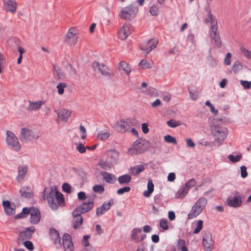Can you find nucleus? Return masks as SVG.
<instances>
[{"mask_svg":"<svg viewBox=\"0 0 251 251\" xmlns=\"http://www.w3.org/2000/svg\"><path fill=\"white\" fill-rule=\"evenodd\" d=\"M224 119L219 118L214 119L211 126V131L215 141L222 143L226 138L228 133L227 129L219 125L224 122Z\"/></svg>","mask_w":251,"mask_h":251,"instance_id":"f257e3e1","label":"nucleus"},{"mask_svg":"<svg viewBox=\"0 0 251 251\" xmlns=\"http://www.w3.org/2000/svg\"><path fill=\"white\" fill-rule=\"evenodd\" d=\"M48 203L52 210H56L58 206L63 205L64 198L63 194L56 188L51 187L47 197Z\"/></svg>","mask_w":251,"mask_h":251,"instance_id":"f03ea898","label":"nucleus"},{"mask_svg":"<svg viewBox=\"0 0 251 251\" xmlns=\"http://www.w3.org/2000/svg\"><path fill=\"white\" fill-rule=\"evenodd\" d=\"M28 214H30V222L33 224H37L41 219L40 212L39 209L35 207L30 208L24 207L22 212L15 216V219L26 218Z\"/></svg>","mask_w":251,"mask_h":251,"instance_id":"7ed1b4c3","label":"nucleus"},{"mask_svg":"<svg viewBox=\"0 0 251 251\" xmlns=\"http://www.w3.org/2000/svg\"><path fill=\"white\" fill-rule=\"evenodd\" d=\"M148 141L139 138L132 144V147L128 149L127 152L131 155H138L145 152L149 148Z\"/></svg>","mask_w":251,"mask_h":251,"instance_id":"20e7f679","label":"nucleus"},{"mask_svg":"<svg viewBox=\"0 0 251 251\" xmlns=\"http://www.w3.org/2000/svg\"><path fill=\"white\" fill-rule=\"evenodd\" d=\"M207 203V200L201 197L197 201L192 207L188 215V219H192L199 215L204 209Z\"/></svg>","mask_w":251,"mask_h":251,"instance_id":"39448f33","label":"nucleus"},{"mask_svg":"<svg viewBox=\"0 0 251 251\" xmlns=\"http://www.w3.org/2000/svg\"><path fill=\"white\" fill-rule=\"evenodd\" d=\"M138 12V8L134 5H129L126 7H123L119 13V16L121 18L130 20L134 18Z\"/></svg>","mask_w":251,"mask_h":251,"instance_id":"423d86ee","label":"nucleus"},{"mask_svg":"<svg viewBox=\"0 0 251 251\" xmlns=\"http://www.w3.org/2000/svg\"><path fill=\"white\" fill-rule=\"evenodd\" d=\"M6 143L7 146L16 151L21 150V145L17 137L11 131H7Z\"/></svg>","mask_w":251,"mask_h":251,"instance_id":"0eeeda50","label":"nucleus"},{"mask_svg":"<svg viewBox=\"0 0 251 251\" xmlns=\"http://www.w3.org/2000/svg\"><path fill=\"white\" fill-rule=\"evenodd\" d=\"M135 125V120L126 119L120 120L117 123L116 130L120 133L129 131L130 129Z\"/></svg>","mask_w":251,"mask_h":251,"instance_id":"6e6552de","label":"nucleus"},{"mask_svg":"<svg viewBox=\"0 0 251 251\" xmlns=\"http://www.w3.org/2000/svg\"><path fill=\"white\" fill-rule=\"evenodd\" d=\"M94 195H90L88 197L87 201L84 202L82 204L77 206L75 209V212H79L83 214L91 211L94 205Z\"/></svg>","mask_w":251,"mask_h":251,"instance_id":"1a4fd4ad","label":"nucleus"},{"mask_svg":"<svg viewBox=\"0 0 251 251\" xmlns=\"http://www.w3.org/2000/svg\"><path fill=\"white\" fill-rule=\"evenodd\" d=\"M34 232L35 227L33 226L27 227L25 230L19 233L17 239V243L19 245H22L23 241L30 239Z\"/></svg>","mask_w":251,"mask_h":251,"instance_id":"9d476101","label":"nucleus"},{"mask_svg":"<svg viewBox=\"0 0 251 251\" xmlns=\"http://www.w3.org/2000/svg\"><path fill=\"white\" fill-rule=\"evenodd\" d=\"M76 29L75 27H72L64 37V41L70 45H75L78 39Z\"/></svg>","mask_w":251,"mask_h":251,"instance_id":"9b49d317","label":"nucleus"},{"mask_svg":"<svg viewBox=\"0 0 251 251\" xmlns=\"http://www.w3.org/2000/svg\"><path fill=\"white\" fill-rule=\"evenodd\" d=\"M39 135H36L31 130L22 128L21 130V141L23 142H26L28 141L33 142L37 139Z\"/></svg>","mask_w":251,"mask_h":251,"instance_id":"f8f14e48","label":"nucleus"},{"mask_svg":"<svg viewBox=\"0 0 251 251\" xmlns=\"http://www.w3.org/2000/svg\"><path fill=\"white\" fill-rule=\"evenodd\" d=\"M202 243L206 251H211L213 249L214 241L212 236L209 231L205 232L202 237Z\"/></svg>","mask_w":251,"mask_h":251,"instance_id":"ddd939ff","label":"nucleus"},{"mask_svg":"<svg viewBox=\"0 0 251 251\" xmlns=\"http://www.w3.org/2000/svg\"><path fill=\"white\" fill-rule=\"evenodd\" d=\"M92 67L94 71L98 69L102 75L107 77L110 76V70L105 65L95 61L92 63Z\"/></svg>","mask_w":251,"mask_h":251,"instance_id":"4468645a","label":"nucleus"},{"mask_svg":"<svg viewBox=\"0 0 251 251\" xmlns=\"http://www.w3.org/2000/svg\"><path fill=\"white\" fill-rule=\"evenodd\" d=\"M62 245L65 251H74V246L72 241L71 236L69 234H63Z\"/></svg>","mask_w":251,"mask_h":251,"instance_id":"2eb2a0df","label":"nucleus"},{"mask_svg":"<svg viewBox=\"0 0 251 251\" xmlns=\"http://www.w3.org/2000/svg\"><path fill=\"white\" fill-rule=\"evenodd\" d=\"M158 43V41L156 38L150 39L141 46V50L145 51L147 54L156 48Z\"/></svg>","mask_w":251,"mask_h":251,"instance_id":"dca6fc26","label":"nucleus"},{"mask_svg":"<svg viewBox=\"0 0 251 251\" xmlns=\"http://www.w3.org/2000/svg\"><path fill=\"white\" fill-rule=\"evenodd\" d=\"M5 213L9 215H13L15 213L16 205L14 203H11L8 201H4L2 202Z\"/></svg>","mask_w":251,"mask_h":251,"instance_id":"f3484780","label":"nucleus"},{"mask_svg":"<svg viewBox=\"0 0 251 251\" xmlns=\"http://www.w3.org/2000/svg\"><path fill=\"white\" fill-rule=\"evenodd\" d=\"M28 167L26 165H20L18 168V174L16 177L17 181L21 183L24 179L26 174L27 173Z\"/></svg>","mask_w":251,"mask_h":251,"instance_id":"a211bd4d","label":"nucleus"},{"mask_svg":"<svg viewBox=\"0 0 251 251\" xmlns=\"http://www.w3.org/2000/svg\"><path fill=\"white\" fill-rule=\"evenodd\" d=\"M113 204V200L109 201L108 202H104L101 206L97 208L96 215L100 216L103 214L106 211L110 209L111 206Z\"/></svg>","mask_w":251,"mask_h":251,"instance_id":"6ab92c4d","label":"nucleus"},{"mask_svg":"<svg viewBox=\"0 0 251 251\" xmlns=\"http://www.w3.org/2000/svg\"><path fill=\"white\" fill-rule=\"evenodd\" d=\"M119 38L121 40L126 39L131 33L130 31V26L128 25L124 24L123 26L120 28L118 32Z\"/></svg>","mask_w":251,"mask_h":251,"instance_id":"aec40b11","label":"nucleus"},{"mask_svg":"<svg viewBox=\"0 0 251 251\" xmlns=\"http://www.w3.org/2000/svg\"><path fill=\"white\" fill-rule=\"evenodd\" d=\"M211 27V31H210V37L211 39L214 41V43L215 45L218 47L220 48L221 46V42L220 40V37L219 34L217 32L218 25L215 26V28L214 29V27Z\"/></svg>","mask_w":251,"mask_h":251,"instance_id":"412c9836","label":"nucleus"},{"mask_svg":"<svg viewBox=\"0 0 251 251\" xmlns=\"http://www.w3.org/2000/svg\"><path fill=\"white\" fill-rule=\"evenodd\" d=\"M74 210L72 212V215L74 217V224L73 227L74 229H76L78 228L82 224L83 219L81 215V213L79 212L75 213Z\"/></svg>","mask_w":251,"mask_h":251,"instance_id":"4be33fe9","label":"nucleus"},{"mask_svg":"<svg viewBox=\"0 0 251 251\" xmlns=\"http://www.w3.org/2000/svg\"><path fill=\"white\" fill-rule=\"evenodd\" d=\"M50 235L54 244L57 245L58 247H61V239L57 230L53 228H50Z\"/></svg>","mask_w":251,"mask_h":251,"instance_id":"5701e85b","label":"nucleus"},{"mask_svg":"<svg viewBox=\"0 0 251 251\" xmlns=\"http://www.w3.org/2000/svg\"><path fill=\"white\" fill-rule=\"evenodd\" d=\"M19 193L22 198L30 199L33 196V192L29 187L24 186L21 188Z\"/></svg>","mask_w":251,"mask_h":251,"instance_id":"b1692460","label":"nucleus"},{"mask_svg":"<svg viewBox=\"0 0 251 251\" xmlns=\"http://www.w3.org/2000/svg\"><path fill=\"white\" fill-rule=\"evenodd\" d=\"M6 11L11 13L14 12L17 8L15 0H3Z\"/></svg>","mask_w":251,"mask_h":251,"instance_id":"393cba45","label":"nucleus"},{"mask_svg":"<svg viewBox=\"0 0 251 251\" xmlns=\"http://www.w3.org/2000/svg\"><path fill=\"white\" fill-rule=\"evenodd\" d=\"M228 205L232 207H237L242 204V200L240 197H234L233 198H229L227 199Z\"/></svg>","mask_w":251,"mask_h":251,"instance_id":"a878e982","label":"nucleus"},{"mask_svg":"<svg viewBox=\"0 0 251 251\" xmlns=\"http://www.w3.org/2000/svg\"><path fill=\"white\" fill-rule=\"evenodd\" d=\"M101 175L102 176L103 179L107 183L113 184L116 180V176L112 174H110L105 171H102L101 172Z\"/></svg>","mask_w":251,"mask_h":251,"instance_id":"bb28decb","label":"nucleus"},{"mask_svg":"<svg viewBox=\"0 0 251 251\" xmlns=\"http://www.w3.org/2000/svg\"><path fill=\"white\" fill-rule=\"evenodd\" d=\"M57 113V118L61 119L62 121L66 122L71 115V112L68 110L62 109L59 111H56Z\"/></svg>","mask_w":251,"mask_h":251,"instance_id":"cd10ccee","label":"nucleus"},{"mask_svg":"<svg viewBox=\"0 0 251 251\" xmlns=\"http://www.w3.org/2000/svg\"><path fill=\"white\" fill-rule=\"evenodd\" d=\"M205 11L207 13V18L210 20L211 27L213 26L215 29V26L218 25L216 17L213 16L211 9L208 6L205 8Z\"/></svg>","mask_w":251,"mask_h":251,"instance_id":"c85d7f7f","label":"nucleus"},{"mask_svg":"<svg viewBox=\"0 0 251 251\" xmlns=\"http://www.w3.org/2000/svg\"><path fill=\"white\" fill-rule=\"evenodd\" d=\"M29 102L30 104L27 108L28 111L39 110L41 108L42 105L44 104V102L41 100L36 102L29 101Z\"/></svg>","mask_w":251,"mask_h":251,"instance_id":"c756f323","label":"nucleus"},{"mask_svg":"<svg viewBox=\"0 0 251 251\" xmlns=\"http://www.w3.org/2000/svg\"><path fill=\"white\" fill-rule=\"evenodd\" d=\"M131 177L129 175L125 174L118 177V181L121 185L128 184L131 180Z\"/></svg>","mask_w":251,"mask_h":251,"instance_id":"7c9ffc66","label":"nucleus"},{"mask_svg":"<svg viewBox=\"0 0 251 251\" xmlns=\"http://www.w3.org/2000/svg\"><path fill=\"white\" fill-rule=\"evenodd\" d=\"M145 167L144 165H138L130 168L129 173L133 176H137L144 171Z\"/></svg>","mask_w":251,"mask_h":251,"instance_id":"2f4dec72","label":"nucleus"},{"mask_svg":"<svg viewBox=\"0 0 251 251\" xmlns=\"http://www.w3.org/2000/svg\"><path fill=\"white\" fill-rule=\"evenodd\" d=\"M188 188L183 186L177 191L176 194L175 198L176 199H182L188 194Z\"/></svg>","mask_w":251,"mask_h":251,"instance_id":"473e14b6","label":"nucleus"},{"mask_svg":"<svg viewBox=\"0 0 251 251\" xmlns=\"http://www.w3.org/2000/svg\"><path fill=\"white\" fill-rule=\"evenodd\" d=\"M148 190L144 192V196L146 197H149L154 190V184L151 179H149L148 182Z\"/></svg>","mask_w":251,"mask_h":251,"instance_id":"72a5a7b5","label":"nucleus"},{"mask_svg":"<svg viewBox=\"0 0 251 251\" xmlns=\"http://www.w3.org/2000/svg\"><path fill=\"white\" fill-rule=\"evenodd\" d=\"M53 74L58 79H62L65 77V74L62 71L61 69L57 65H53Z\"/></svg>","mask_w":251,"mask_h":251,"instance_id":"f704fd0d","label":"nucleus"},{"mask_svg":"<svg viewBox=\"0 0 251 251\" xmlns=\"http://www.w3.org/2000/svg\"><path fill=\"white\" fill-rule=\"evenodd\" d=\"M110 136V133L108 131L101 130L98 133L97 137L101 140H105Z\"/></svg>","mask_w":251,"mask_h":251,"instance_id":"c9c22d12","label":"nucleus"},{"mask_svg":"<svg viewBox=\"0 0 251 251\" xmlns=\"http://www.w3.org/2000/svg\"><path fill=\"white\" fill-rule=\"evenodd\" d=\"M119 68L125 72L127 74H129L130 73V69L128 67V64L125 61H122L119 64Z\"/></svg>","mask_w":251,"mask_h":251,"instance_id":"e433bc0d","label":"nucleus"},{"mask_svg":"<svg viewBox=\"0 0 251 251\" xmlns=\"http://www.w3.org/2000/svg\"><path fill=\"white\" fill-rule=\"evenodd\" d=\"M98 165L104 170H107L111 167V164L110 162L103 160H100Z\"/></svg>","mask_w":251,"mask_h":251,"instance_id":"4c0bfd02","label":"nucleus"},{"mask_svg":"<svg viewBox=\"0 0 251 251\" xmlns=\"http://www.w3.org/2000/svg\"><path fill=\"white\" fill-rule=\"evenodd\" d=\"M242 69V65L239 61H236L232 66V70L235 74H237Z\"/></svg>","mask_w":251,"mask_h":251,"instance_id":"58836bf2","label":"nucleus"},{"mask_svg":"<svg viewBox=\"0 0 251 251\" xmlns=\"http://www.w3.org/2000/svg\"><path fill=\"white\" fill-rule=\"evenodd\" d=\"M196 184H197L196 180L194 178H191L186 182L184 186L186 188H188V190H189V189L195 186Z\"/></svg>","mask_w":251,"mask_h":251,"instance_id":"ea45409f","label":"nucleus"},{"mask_svg":"<svg viewBox=\"0 0 251 251\" xmlns=\"http://www.w3.org/2000/svg\"><path fill=\"white\" fill-rule=\"evenodd\" d=\"M165 142L169 143H173L175 145L177 144V141L176 138L171 135H167L164 137Z\"/></svg>","mask_w":251,"mask_h":251,"instance_id":"a19ab883","label":"nucleus"},{"mask_svg":"<svg viewBox=\"0 0 251 251\" xmlns=\"http://www.w3.org/2000/svg\"><path fill=\"white\" fill-rule=\"evenodd\" d=\"M104 187L101 185H95L93 187V190L99 194H102L104 191Z\"/></svg>","mask_w":251,"mask_h":251,"instance_id":"79ce46f5","label":"nucleus"},{"mask_svg":"<svg viewBox=\"0 0 251 251\" xmlns=\"http://www.w3.org/2000/svg\"><path fill=\"white\" fill-rule=\"evenodd\" d=\"M150 12L152 16H157L159 13V7L155 4L152 5L150 7Z\"/></svg>","mask_w":251,"mask_h":251,"instance_id":"37998d69","label":"nucleus"},{"mask_svg":"<svg viewBox=\"0 0 251 251\" xmlns=\"http://www.w3.org/2000/svg\"><path fill=\"white\" fill-rule=\"evenodd\" d=\"M168 126L171 127L175 128L180 125L179 121H176L174 119H171L167 122Z\"/></svg>","mask_w":251,"mask_h":251,"instance_id":"c03bdc74","label":"nucleus"},{"mask_svg":"<svg viewBox=\"0 0 251 251\" xmlns=\"http://www.w3.org/2000/svg\"><path fill=\"white\" fill-rule=\"evenodd\" d=\"M228 158L231 162L235 163L241 160L242 158V155L240 154L234 156L233 155L230 154L228 156Z\"/></svg>","mask_w":251,"mask_h":251,"instance_id":"a18cd8bd","label":"nucleus"},{"mask_svg":"<svg viewBox=\"0 0 251 251\" xmlns=\"http://www.w3.org/2000/svg\"><path fill=\"white\" fill-rule=\"evenodd\" d=\"M240 50L242 53L246 56L247 58L251 59V51L249 50L246 48L242 47L240 48Z\"/></svg>","mask_w":251,"mask_h":251,"instance_id":"49530a36","label":"nucleus"},{"mask_svg":"<svg viewBox=\"0 0 251 251\" xmlns=\"http://www.w3.org/2000/svg\"><path fill=\"white\" fill-rule=\"evenodd\" d=\"M203 227V221L201 220H200L198 221V224L197 227L194 229L193 233L195 234L199 233L201 230L202 229Z\"/></svg>","mask_w":251,"mask_h":251,"instance_id":"de8ad7c7","label":"nucleus"},{"mask_svg":"<svg viewBox=\"0 0 251 251\" xmlns=\"http://www.w3.org/2000/svg\"><path fill=\"white\" fill-rule=\"evenodd\" d=\"M22 244L28 249L29 251H33L34 250V246L32 243L28 240L23 241Z\"/></svg>","mask_w":251,"mask_h":251,"instance_id":"09e8293b","label":"nucleus"},{"mask_svg":"<svg viewBox=\"0 0 251 251\" xmlns=\"http://www.w3.org/2000/svg\"><path fill=\"white\" fill-rule=\"evenodd\" d=\"M146 94L151 96H153L157 94V91L155 89L151 87H149L146 91H144Z\"/></svg>","mask_w":251,"mask_h":251,"instance_id":"8fccbe9b","label":"nucleus"},{"mask_svg":"<svg viewBox=\"0 0 251 251\" xmlns=\"http://www.w3.org/2000/svg\"><path fill=\"white\" fill-rule=\"evenodd\" d=\"M67 86L66 83H60L57 85L56 88L58 89V93L59 95H62L64 92V88Z\"/></svg>","mask_w":251,"mask_h":251,"instance_id":"3c124183","label":"nucleus"},{"mask_svg":"<svg viewBox=\"0 0 251 251\" xmlns=\"http://www.w3.org/2000/svg\"><path fill=\"white\" fill-rule=\"evenodd\" d=\"M130 187L129 186H126L119 189L117 191V194L118 195H123L125 193L129 192L130 191Z\"/></svg>","mask_w":251,"mask_h":251,"instance_id":"603ef678","label":"nucleus"},{"mask_svg":"<svg viewBox=\"0 0 251 251\" xmlns=\"http://www.w3.org/2000/svg\"><path fill=\"white\" fill-rule=\"evenodd\" d=\"M167 220L165 219L160 220L159 225L164 230H167L169 227L167 225Z\"/></svg>","mask_w":251,"mask_h":251,"instance_id":"864d4df0","label":"nucleus"},{"mask_svg":"<svg viewBox=\"0 0 251 251\" xmlns=\"http://www.w3.org/2000/svg\"><path fill=\"white\" fill-rule=\"evenodd\" d=\"M205 105L207 106H209L210 108L211 112L214 114H217L218 113V110L217 109H215L214 106L211 103V102L209 100H207L205 103Z\"/></svg>","mask_w":251,"mask_h":251,"instance_id":"5fc2aeb1","label":"nucleus"},{"mask_svg":"<svg viewBox=\"0 0 251 251\" xmlns=\"http://www.w3.org/2000/svg\"><path fill=\"white\" fill-rule=\"evenodd\" d=\"M240 83L246 89H249L251 87V81L242 80L240 81Z\"/></svg>","mask_w":251,"mask_h":251,"instance_id":"6e6d98bb","label":"nucleus"},{"mask_svg":"<svg viewBox=\"0 0 251 251\" xmlns=\"http://www.w3.org/2000/svg\"><path fill=\"white\" fill-rule=\"evenodd\" d=\"M90 236L89 235H84L83 237L82 241V245L85 247H88L89 246V239H90Z\"/></svg>","mask_w":251,"mask_h":251,"instance_id":"4d7b16f0","label":"nucleus"},{"mask_svg":"<svg viewBox=\"0 0 251 251\" xmlns=\"http://www.w3.org/2000/svg\"><path fill=\"white\" fill-rule=\"evenodd\" d=\"M86 148H87L85 147L84 145L82 143L78 144L76 147L77 151L81 153H84L86 151Z\"/></svg>","mask_w":251,"mask_h":251,"instance_id":"13d9d810","label":"nucleus"},{"mask_svg":"<svg viewBox=\"0 0 251 251\" xmlns=\"http://www.w3.org/2000/svg\"><path fill=\"white\" fill-rule=\"evenodd\" d=\"M62 189L64 191L66 192L68 194L71 193V187L70 185H69L67 183H65L62 185Z\"/></svg>","mask_w":251,"mask_h":251,"instance_id":"bf43d9fd","label":"nucleus"},{"mask_svg":"<svg viewBox=\"0 0 251 251\" xmlns=\"http://www.w3.org/2000/svg\"><path fill=\"white\" fill-rule=\"evenodd\" d=\"M231 57V54L230 52H228L226 53V57L224 59V63L226 65L228 66L230 65V58Z\"/></svg>","mask_w":251,"mask_h":251,"instance_id":"052dcab7","label":"nucleus"},{"mask_svg":"<svg viewBox=\"0 0 251 251\" xmlns=\"http://www.w3.org/2000/svg\"><path fill=\"white\" fill-rule=\"evenodd\" d=\"M241 170V176L243 178H245L248 176V173L247 172V168L245 166H242L240 168Z\"/></svg>","mask_w":251,"mask_h":251,"instance_id":"680f3d73","label":"nucleus"},{"mask_svg":"<svg viewBox=\"0 0 251 251\" xmlns=\"http://www.w3.org/2000/svg\"><path fill=\"white\" fill-rule=\"evenodd\" d=\"M66 68L69 70L70 75H76V70L73 67L71 64H68L66 66Z\"/></svg>","mask_w":251,"mask_h":251,"instance_id":"e2e57ef3","label":"nucleus"},{"mask_svg":"<svg viewBox=\"0 0 251 251\" xmlns=\"http://www.w3.org/2000/svg\"><path fill=\"white\" fill-rule=\"evenodd\" d=\"M162 195L161 194H157L154 196V199L155 203L160 204L162 201Z\"/></svg>","mask_w":251,"mask_h":251,"instance_id":"0e129e2a","label":"nucleus"},{"mask_svg":"<svg viewBox=\"0 0 251 251\" xmlns=\"http://www.w3.org/2000/svg\"><path fill=\"white\" fill-rule=\"evenodd\" d=\"M186 146L188 148H194L195 147V144L194 143L193 140L190 138H187L186 139Z\"/></svg>","mask_w":251,"mask_h":251,"instance_id":"69168bd1","label":"nucleus"},{"mask_svg":"<svg viewBox=\"0 0 251 251\" xmlns=\"http://www.w3.org/2000/svg\"><path fill=\"white\" fill-rule=\"evenodd\" d=\"M89 196L86 197L85 193L84 192H80L77 194L78 199L79 200H84L86 198L88 199Z\"/></svg>","mask_w":251,"mask_h":251,"instance_id":"338daca9","label":"nucleus"},{"mask_svg":"<svg viewBox=\"0 0 251 251\" xmlns=\"http://www.w3.org/2000/svg\"><path fill=\"white\" fill-rule=\"evenodd\" d=\"M139 65L142 67L143 68H150V64L147 62L146 60H142L139 63Z\"/></svg>","mask_w":251,"mask_h":251,"instance_id":"774afa93","label":"nucleus"}]
</instances>
